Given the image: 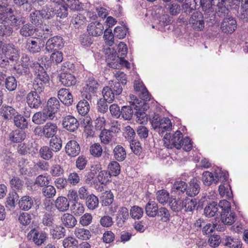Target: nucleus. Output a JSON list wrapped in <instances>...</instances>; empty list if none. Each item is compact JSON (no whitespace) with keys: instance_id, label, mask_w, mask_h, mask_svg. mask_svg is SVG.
<instances>
[{"instance_id":"f257e3e1","label":"nucleus","mask_w":248,"mask_h":248,"mask_svg":"<svg viewBox=\"0 0 248 248\" xmlns=\"http://www.w3.org/2000/svg\"><path fill=\"white\" fill-rule=\"evenodd\" d=\"M148 108L149 106L144 102L141 105L133 104L131 106H124L121 109V116L125 120H130L134 116L136 121L142 124L147 121L145 111Z\"/></svg>"},{"instance_id":"f03ea898","label":"nucleus","mask_w":248,"mask_h":248,"mask_svg":"<svg viewBox=\"0 0 248 248\" xmlns=\"http://www.w3.org/2000/svg\"><path fill=\"white\" fill-rule=\"evenodd\" d=\"M34 72L35 76L33 85L34 89L41 93L44 91L45 87L49 86V77L41 64L34 70Z\"/></svg>"},{"instance_id":"7ed1b4c3","label":"nucleus","mask_w":248,"mask_h":248,"mask_svg":"<svg viewBox=\"0 0 248 248\" xmlns=\"http://www.w3.org/2000/svg\"><path fill=\"white\" fill-rule=\"evenodd\" d=\"M228 201L224 200L220 201L218 203L216 202H212L208 203L204 208L203 214L206 217H217L220 215L222 207L228 208Z\"/></svg>"},{"instance_id":"20e7f679","label":"nucleus","mask_w":248,"mask_h":248,"mask_svg":"<svg viewBox=\"0 0 248 248\" xmlns=\"http://www.w3.org/2000/svg\"><path fill=\"white\" fill-rule=\"evenodd\" d=\"M183 138V134L180 131H177L172 136L166 133L163 138L164 144L167 148L179 149L181 148Z\"/></svg>"},{"instance_id":"39448f33","label":"nucleus","mask_w":248,"mask_h":248,"mask_svg":"<svg viewBox=\"0 0 248 248\" xmlns=\"http://www.w3.org/2000/svg\"><path fill=\"white\" fill-rule=\"evenodd\" d=\"M107 60L109 67L114 69H119L122 66L128 68L129 63L127 61L120 58L116 52L110 53L108 55Z\"/></svg>"},{"instance_id":"423d86ee","label":"nucleus","mask_w":248,"mask_h":248,"mask_svg":"<svg viewBox=\"0 0 248 248\" xmlns=\"http://www.w3.org/2000/svg\"><path fill=\"white\" fill-rule=\"evenodd\" d=\"M61 107L59 99L55 97H52L48 99L44 110L49 113L50 120H52L55 117V114L60 110Z\"/></svg>"},{"instance_id":"0eeeda50","label":"nucleus","mask_w":248,"mask_h":248,"mask_svg":"<svg viewBox=\"0 0 248 248\" xmlns=\"http://www.w3.org/2000/svg\"><path fill=\"white\" fill-rule=\"evenodd\" d=\"M44 46V44L40 38L31 37L27 39L25 47L31 53L36 54L41 52Z\"/></svg>"},{"instance_id":"6e6552de","label":"nucleus","mask_w":248,"mask_h":248,"mask_svg":"<svg viewBox=\"0 0 248 248\" xmlns=\"http://www.w3.org/2000/svg\"><path fill=\"white\" fill-rule=\"evenodd\" d=\"M64 45V41L62 37L55 36L49 38L46 44V50L48 52L58 51L62 48Z\"/></svg>"},{"instance_id":"1a4fd4ad","label":"nucleus","mask_w":248,"mask_h":248,"mask_svg":"<svg viewBox=\"0 0 248 248\" xmlns=\"http://www.w3.org/2000/svg\"><path fill=\"white\" fill-rule=\"evenodd\" d=\"M28 238L32 240L37 246H41L44 244L47 238V234L43 231H39L33 229L30 231L27 235Z\"/></svg>"},{"instance_id":"9d476101","label":"nucleus","mask_w":248,"mask_h":248,"mask_svg":"<svg viewBox=\"0 0 248 248\" xmlns=\"http://www.w3.org/2000/svg\"><path fill=\"white\" fill-rule=\"evenodd\" d=\"M228 208L222 207L220 211V219L221 222L225 225H231L235 220L236 216L235 214L231 210V203L228 202Z\"/></svg>"},{"instance_id":"9b49d317","label":"nucleus","mask_w":248,"mask_h":248,"mask_svg":"<svg viewBox=\"0 0 248 248\" xmlns=\"http://www.w3.org/2000/svg\"><path fill=\"white\" fill-rule=\"evenodd\" d=\"M37 92L35 90L31 91L26 96V102L31 108L38 109L43 103V100Z\"/></svg>"},{"instance_id":"f8f14e48","label":"nucleus","mask_w":248,"mask_h":248,"mask_svg":"<svg viewBox=\"0 0 248 248\" xmlns=\"http://www.w3.org/2000/svg\"><path fill=\"white\" fill-rule=\"evenodd\" d=\"M237 23L235 19L232 16L224 17L221 24V29L224 33L232 34L236 29Z\"/></svg>"},{"instance_id":"ddd939ff","label":"nucleus","mask_w":248,"mask_h":248,"mask_svg":"<svg viewBox=\"0 0 248 248\" xmlns=\"http://www.w3.org/2000/svg\"><path fill=\"white\" fill-rule=\"evenodd\" d=\"M2 51L5 56L10 61H16L18 59V50L14 44L11 43L4 44L2 46Z\"/></svg>"},{"instance_id":"4468645a","label":"nucleus","mask_w":248,"mask_h":248,"mask_svg":"<svg viewBox=\"0 0 248 248\" xmlns=\"http://www.w3.org/2000/svg\"><path fill=\"white\" fill-rule=\"evenodd\" d=\"M189 21L195 30L201 31L204 27L203 16L200 12H194L192 14Z\"/></svg>"},{"instance_id":"2eb2a0df","label":"nucleus","mask_w":248,"mask_h":248,"mask_svg":"<svg viewBox=\"0 0 248 248\" xmlns=\"http://www.w3.org/2000/svg\"><path fill=\"white\" fill-rule=\"evenodd\" d=\"M58 97L65 106L69 107L73 104V97L68 89L62 88L58 92Z\"/></svg>"},{"instance_id":"dca6fc26","label":"nucleus","mask_w":248,"mask_h":248,"mask_svg":"<svg viewBox=\"0 0 248 248\" xmlns=\"http://www.w3.org/2000/svg\"><path fill=\"white\" fill-rule=\"evenodd\" d=\"M62 125L67 130L74 132L78 128L79 123L74 116L68 115L63 118Z\"/></svg>"},{"instance_id":"f3484780","label":"nucleus","mask_w":248,"mask_h":248,"mask_svg":"<svg viewBox=\"0 0 248 248\" xmlns=\"http://www.w3.org/2000/svg\"><path fill=\"white\" fill-rule=\"evenodd\" d=\"M65 151L68 156L75 157L79 154L80 147L76 140H72L67 142L65 146Z\"/></svg>"},{"instance_id":"a211bd4d","label":"nucleus","mask_w":248,"mask_h":248,"mask_svg":"<svg viewBox=\"0 0 248 248\" xmlns=\"http://www.w3.org/2000/svg\"><path fill=\"white\" fill-rule=\"evenodd\" d=\"M104 26L99 22H92L87 26V32L90 36L98 37L101 36L103 32Z\"/></svg>"},{"instance_id":"6ab92c4d","label":"nucleus","mask_w":248,"mask_h":248,"mask_svg":"<svg viewBox=\"0 0 248 248\" xmlns=\"http://www.w3.org/2000/svg\"><path fill=\"white\" fill-rule=\"evenodd\" d=\"M0 115L4 120H11L17 116L18 112L12 106L3 105L0 108Z\"/></svg>"},{"instance_id":"aec40b11","label":"nucleus","mask_w":248,"mask_h":248,"mask_svg":"<svg viewBox=\"0 0 248 248\" xmlns=\"http://www.w3.org/2000/svg\"><path fill=\"white\" fill-rule=\"evenodd\" d=\"M134 90L142 100L144 101L150 100L149 93L142 81L139 80H135Z\"/></svg>"},{"instance_id":"412c9836","label":"nucleus","mask_w":248,"mask_h":248,"mask_svg":"<svg viewBox=\"0 0 248 248\" xmlns=\"http://www.w3.org/2000/svg\"><path fill=\"white\" fill-rule=\"evenodd\" d=\"M58 131V126L55 123L47 122L42 127V135L46 138L55 137Z\"/></svg>"},{"instance_id":"4be33fe9","label":"nucleus","mask_w":248,"mask_h":248,"mask_svg":"<svg viewBox=\"0 0 248 248\" xmlns=\"http://www.w3.org/2000/svg\"><path fill=\"white\" fill-rule=\"evenodd\" d=\"M200 182L196 178L191 179L187 186L186 194L189 197H195L199 193L201 187Z\"/></svg>"},{"instance_id":"5701e85b","label":"nucleus","mask_w":248,"mask_h":248,"mask_svg":"<svg viewBox=\"0 0 248 248\" xmlns=\"http://www.w3.org/2000/svg\"><path fill=\"white\" fill-rule=\"evenodd\" d=\"M62 224L67 228H73L77 224V220L74 215L64 213L61 217Z\"/></svg>"},{"instance_id":"b1692460","label":"nucleus","mask_w":248,"mask_h":248,"mask_svg":"<svg viewBox=\"0 0 248 248\" xmlns=\"http://www.w3.org/2000/svg\"><path fill=\"white\" fill-rule=\"evenodd\" d=\"M99 86L100 85L97 80L93 77H90L86 80L83 90L86 92L93 93L97 91Z\"/></svg>"},{"instance_id":"393cba45","label":"nucleus","mask_w":248,"mask_h":248,"mask_svg":"<svg viewBox=\"0 0 248 248\" xmlns=\"http://www.w3.org/2000/svg\"><path fill=\"white\" fill-rule=\"evenodd\" d=\"M60 81L64 86L70 87L75 85L77 80L74 76L70 73H61L60 76Z\"/></svg>"},{"instance_id":"a878e982","label":"nucleus","mask_w":248,"mask_h":248,"mask_svg":"<svg viewBox=\"0 0 248 248\" xmlns=\"http://www.w3.org/2000/svg\"><path fill=\"white\" fill-rule=\"evenodd\" d=\"M69 201L63 196L58 197L55 202V207L60 212H65L69 209Z\"/></svg>"},{"instance_id":"bb28decb","label":"nucleus","mask_w":248,"mask_h":248,"mask_svg":"<svg viewBox=\"0 0 248 248\" xmlns=\"http://www.w3.org/2000/svg\"><path fill=\"white\" fill-rule=\"evenodd\" d=\"M19 30L20 34L25 38L30 37L33 35L36 31V28L31 23H28L22 24Z\"/></svg>"},{"instance_id":"cd10ccee","label":"nucleus","mask_w":248,"mask_h":248,"mask_svg":"<svg viewBox=\"0 0 248 248\" xmlns=\"http://www.w3.org/2000/svg\"><path fill=\"white\" fill-rule=\"evenodd\" d=\"M8 16V20L10 21V26L16 27V29H19L20 26L25 23V19L20 16H16L13 14L12 10H9V15Z\"/></svg>"},{"instance_id":"c85d7f7f","label":"nucleus","mask_w":248,"mask_h":248,"mask_svg":"<svg viewBox=\"0 0 248 248\" xmlns=\"http://www.w3.org/2000/svg\"><path fill=\"white\" fill-rule=\"evenodd\" d=\"M34 200L29 196H23L18 202L20 208L25 211L30 210L34 204Z\"/></svg>"},{"instance_id":"c756f323","label":"nucleus","mask_w":248,"mask_h":248,"mask_svg":"<svg viewBox=\"0 0 248 248\" xmlns=\"http://www.w3.org/2000/svg\"><path fill=\"white\" fill-rule=\"evenodd\" d=\"M47 119L50 120V116L46 111L37 112L34 114L32 118V122L37 124H43Z\"/></svg>"},{"instance_id":"7c9ffc66","label":"nucleus","mask_w":248,"mask_h":248,"mask_svg":"<svg viewBox=\"0 0 248 248\" xmlns=\"http://www.w3.org/2000/svg\"><path fill=\"white\" fill-rule=\"evenodd\" d=\"M43 15L41 10H35L32 12L30 15V20L31 22L35 26L41 25L44 19Z\"/></svg>"},{"instance_id":"2f4dec72","label":"nucleus","mask_w":248,"mask_h":248,"mask_svg":"<svg viewBox=\"0 0 248 248\" xmlns=\"http://www.w3.org/2000/svg\"><path fill=\"white\" fill-rule=\"evenodd\" d=\"M145 213L150 217H155L157 214L158 207L154 201H149L145 206Z\"/></svg>"},{"instance_id":"473e14b6","label":"nucleus","mask_w":248,"mask_h":248,"mask_svg":"<svg viewBox=\"0 0 248 248\" xmlns=\"http://www.w3.org/2000/svg\"><path fill=\"white\" fill-rule=\"evenodd\" d=\"M172 124L170 119L168 118H163L161 122L160 126H158V129L156 131L160 135H163L165 132L170 131L171 129Z\"/></svg>"},{"instance_id":"72a5a7b5","label":"nucleus","mask_w":248,"mask_h":248,"mask_svg":"<svg viewBox=\"0 0 248 248\" xmlns=\"http://www.w3.org/2000/svg\"><path fill=\"white\" fill-rule=\"evenodd\" d=\"M21 64L23 67L29 68H32L33 70L35 69L40 64L37 62H33L32 59L28 55L24 54L21 58Z\"/></svg>"},{"instance_id":"f704fd0d","label":"nucleus","mask_w":248,"mask_h":248,"mask_svg":"<svg viewBox=\"0 0 248 248\" xmlns=\"http://www.w3.org/2000/svg\"><path fill=\"white\" fill-rule=\"evenodd\" d=\"M113 156L114 158L118 161H124L126 156L125 149L121 145H117L113 149Z\"/></svg>"},{"instance_id":"c9c22d12","label":"nucleus","mask_w":248,"mask_h":248,"mask_svg":"<svg viewBox=\"0 0 248 248\" xmlns=\"http://www.w3.org/2000/svg\"><path fill=\"white\" fill-rule=\"evenodd\" d=\"M9 140L13 142H20L25 138V133L23 130H16L9 135Z\"/></svg>"},{"instance_id":"e433bc0d","label":"nucleus","mask_w":248,"mask_h":248,"mask_svg":"<svg viewBox=\"0 0 248 248\" xmlns=\"http://www.w3.org/2000/svg\"><path fill=\"white\" fill-rule=\"evenodd\" d=\"M183 201L179 199L170 197L169 201L170 208L174 212L181 211L183 208Z\"/></svg>"},{"instance_id":"4c0bfd02","label":"nucleus","mask_w":248,"mask_h":248,"mask_svg":"<svg viewBox=\"0 0 248 248\" xmlns=\"http://www.w3.org/2000/svg\"><path fill=\"white\" fill-rule=\"evenodd\" d=\"M15 126L23 130L28 128V122L27 119L19 113L13 119Z\"/></svg>"},{"instance_id":"58836bf2","label":"nucleus","mask_w":248,"mask_h":248,"mask_svg":"<svg viewBox=\"0 0 248 248\" xmlns=\"http://www.w3.org/2000/svg\"><path fill=\"white\" fill-rule=\"evenodd\" d=\"M222 243L224 246L230 248H241V247L240 241L230 236H226L223 240Z\"/></svg>"},{"instance_id":"ea45409f","label":"nucleus","mask_w":248,"mask_h":248,"mask_svg":"<svg viewBox=\"0 0 248 248\" xmlns=\"http://www.w3.org/2000/svg\"><path fill=\"white\" fill-rule=\"evenodd\" d=\"M77 109L80 115L85 116L89 112L90 106L87 100L83 99L80 101L77 105Z\"/></svg>"},{"instance_id":"a19ab883","label":"nucleus","mask_w":248,"mask_h":248,"mask_svg":"<svg viewBox=\"0 0 248 248\" xmlns=\"http://www.w3.org/2000/svg\"><path fill=\"white\" fill-rule=\"evenodd\" d=\"M85 203L89 209L94 210L98 206V198L93 194L89 195L86 199Z\"/></svg>"},{"instance_id":"79ce46f5","label":"nucleus","mask_w":248,"mask_h":248,"mask_svg":"<svg viewBox=\"0 0 248 248\" xmlns=\"http://www.w3.org/2000/svg\"><path fill=\"white\" fill-rule=\"evenodd\" d=\"M86 21V17L82 14H74L71 23L76 29H79L83 25Z\"/></svg>"},{"instance_id":"37998d69","label":"nucleus","mask_w":248,"mask_h":248,"mask_svg":"<svg viewBox=\"0 0 248 248\" xmlns=\"http://www.w3.org/2000/svg\"><path fill=\"white\" fill-rule=\"evenodd\" d=\"M202 181L204 185L209 186L213 183L217 184L218 179L215 178V175L209 171H204L202 174Z\"/></svg>"},{"instance_id":"c03bdc74","label":"nucleus","mask_w":248,"mask_h":248,"mask_svg":"<svg viewBox=\"0 0 248 248\" xmlns=\"http://www.w3.org/2000/svg\"><path fill=\"white\" fill-rule=\"evenodd\" d=\"M65 5L71 10L80 11L83 9L84 4L79 0H66Z\"/></svg>"},{"instance_id":"a18cd8bd","label":"nucleus","mask_w":248,"mask_h":248,"mask_svg":"<svg viewBox=\"0 0 248 248\" xmlns=\"http://www.w3.org/2000/svg\"><path fill=\"white\" fill-rule=\"evenodd\" d=\"M166 8L170 14L172 16L178 15L181 11L180 5L173 1L167 3Z\"/></svg>"},{"instance_id":"49530a36","label":"nucleus","mask_w":248,"mask_h":248,"mask_svg":"<svg viewBox=\"0 0 248 248\" xmlns=\"http://www.w3.org/2000/svg\"><path fill=\"white\" fill-rule=\"evenodd\" d=\"M53 152H57L62 148V140L58 136L52 137L49 141V146Z\"/></svg>"},{"instance_id":"de8ad7c7","label":"nucleus","mask_w":248,"mask_h":248,"mask_svg":"<svg viewBox=\"0 0 248 248\" xmlns=\"http://www.w3.org/2000/svg\"><path fill=\"white\" fill-rule=\"evenodd\" d=\"M99 170L100 169L98 167L95 169L97 172H98V174L97 176L98 182L101 184H107V182L109 181V178L111 176L110 173L106 170Z\"/></svg>"},{"instance_id":"09e8293b","label":"nucleus","mask_w":248,"mask_h":248,"mask_svg":"<svg viewBox=\"0 0 248 248\" xmlns=\"http://www.w3.org/2000/svg\"><path fill=\"white\" fill-rule=\"evenodd\" d=\"M53 150L47 146L42 147L39 150L40 157L46 160H48L53 156Z\"/></svg>"},{"instance_id":"8fccbe9b","label":"nucleus","mask_w":248,"mask_h":248,"mask_svg":"<svg viewBox=\"0 0 248 248\" xmlns=\"http://www.w3.org/2000/svg\"><path fill=\"white\" fill-rule=\"evenodd\" d=\"M169 193L165 190H159L156 193V199L161 204L164 205L170 199Z\"/></svg>"},{"instance_id":"3c124183","label":"nucleus","mask_w":248,"mask_h":248,"mask_svg":"<svg viewBox=\"0 0 248 248\" xmlns=\"http://www.w3.org/2000/svg\"><path fill=\"white\" fill-rule=\"evenodd\" d=\"M183 208H185V211L186 212H189L193 213L197 204L196 199H187L183 201Z\"/></svg>"},{"instance_id":"603ef678","label":"nucleus","mask_w":248,"mask_h":248,"mask_svg":"<svg viewBox=\"0 0 248 248\" xmlns=\"http://www.w3.org/2000/svg\"><path fill=\"white\" fill-rule=\"evenodd\" d=\"M187 187V185L185 182L177 181L173 185L171 189L172 191L180 194V193H184V192H186Z\"/></svg>"},{"instance_id":"864d4df0","label":"nucleus","mask_w":248,"mask_h":248,"mask_svg":"<svg viewBox=\"0 0 248 248\" xmlns=\"http://www.w3.org/2000/svg\"><path fill=\"white\" fill-rule=\"evenodd\" d=\"M13 31V28L10 25L6 24L0 25V36L7 38L12 35Z\"/></svg>"},{"instance_id":"5fc2aeb1","label":"nucleus","mask_w":248,"mask_h":248,"mask_svg":"<svg viewBox=\"0 0 248 248\" xmlns=\"http://www.w3.org/2000/svg\"><path fill=\"white\" fill-rule=\"evenodd\" d=\"M75 234L77 238L82 240L89 239L91 236L90 231L84 228H77Z\"/></svg>"},{"instance_id":"6e6d98bb","label":"nucleus","mask_w":248,"mask_h":248,"mask_svg":"<svg viewBox=\"0 0 248 248\" xmlns=\"http://www.w3.org/2000/svg\"><path fill=\"white\" fill-rule=\"evenodd\" d=\"M108 172L110 176H116L121 171L120 166L116 161H111L108 166Z\"/></svg>"},{"instance_id":"4d7b16f0","label":"nucleus","mask_w":248,"mask_h":248,"mask_svg":"<svg viewBox=\"0 0 248 248\" xmlns=\"http://www.w3.org/2000/svg\"><path fill=\"white\" fill-rule=\"evenodd\" d=\"M65 229L61 226H57L50 231L53 238L59 239L63 237L65 234Z\"/></svg>"},{"instance_id":"13d9d810","label":"nucleus","mask_w":248,"mask_h":248,"mask_svg":"<svg viewBox=\"0 0 248 248\" xmlns=\"http://www.w3.org/2000/svg\"><path fill=\"white\" fill-rule=\"evenodd\" d=\"M44 19H50L55 15V10L51 6L46 5L41 9Z\"/></svg>"},{"instance_id":"bf43d9fd","label":"nucleus","mask_w":248,"mask_h":248,"mask_svg":"<svg viewBox=\"0 0 248 248\" xmlns=\"http://www.w3.org/2000/svg\"><path fill=\"white\" fill-rule=\"evenodd\" d=\"M103 99L107 100L108 103H111L114 99L116 94L109 88L108 86L104 87L102 90Z\"/></svg>"},{"instance_id":"052dcab7","label":"nucleus","mask_w":248,"mask_h":248,"mask_svg":"<svg viewBox=\"0 0 248 248\" xmlns=\"http://www.w3.org/2000/svg\"><path fill=\"white\" fill-rule=\"evenodd\" d=\"M218 191L220 196L222 197H226L228 199H231L232 197V193L231 188L229 186H225L223 185L219 186Z\"/></svg>"},{"instance_id":"680f3d73","label":"nucleus","mask_w":248,"mask_h":248,"mask_svg":"<svg viewBox=\"0 0 248 248\" xmlns=\"http://www.w3.org/2000/svg\"><path fill=\"white\" fill-rule=\"evenodd\" d=\"M42 192L45 197L49 198L54 197L56 193L54 186L48 184L43 187Z\"/></svg>"},{"instance_id":"e2e57ef3","label":"nucleus","mask_w":248,"mask_h":248,"mask_svg":"<svg viewBox=\"0 0 248 248\" xmlns=\"http://www.w3.org/2000/svg\"><path fill=\"white\" fill-rule=\"evenodd\" d=\"M64 248H78V240L72 237H68L65 238L62 242Z\"/></svg>"},{"instance_id":"0e129e2a","label":"nucleus","mask_w":248,"mask_h":248,"mask_svg":"<svg viewBox=\"0 0 248 248\" xmlns=\"http://www.w3.org/2000/svg\"><path fill=\"white\" fill-rule=\"evenodd\" d=\"M162 119L163 118L157 113H154V114L151 116L150 118V124L151 126L156 131L157 129H158V126H160Z\"/></svg>"},{"instance_id":"69168bd1","label":"nucleus","mask_w":248,"mask_h":248,"mask_svg":"<svg viewBox=\"0 0 248 248\" xmlns=\"http://www.w3.org/2000/svg\"><path fill=\"white\" fill-rule=\"evenodd\" d=\"M130 215L135 219H139L143 215V210L138 206H133L130 210Z\"/></svg>"},{"instance_id":"338daca9","label":"nucleus","mask_w":248,"mask_h":248,"mask_svg":"<svg viewBox=\"0 0 248 248\" xmlns=\"http://www.w3.org/2000/svg\"><path fill=\"white\" fill-rule=\"evenodd\" d=\"M113 195L110 191H106L102 193V198L103 205L108 206L112 203L113 202Z\"/></svg>"},{"instance_id":"774afa93","label":"nucleus","mask_w":248,"mask_h":248,"mask_svg":"<svg viewBox=\"0 0 248 248\" xmlns=\"http://www.w3.org/2000/svg\"><path fill=\"white\" fill-rule=\"evenodd\" d=\"M112 138V131L104 129L102 131L100 135V138L101 142L105 144H108Z\"/></svg>"}]
</instances>
